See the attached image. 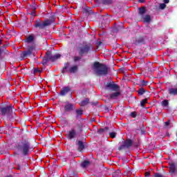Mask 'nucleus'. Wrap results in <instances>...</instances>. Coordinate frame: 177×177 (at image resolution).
Wrapping results in <instances>:
<instances>
[{"mask_svg":"<svg viewBox=\"0 0 177 177\" xmlns=\"http://www.w3.org/2000/svg\"><path fill=\"white\" fill-rule=\"evenodd\" d=\"M76 145H77V146H78L79 151H82V150H84V149H85V143H84V142H82V140L77 141Z\"/></svg>","mask_w":177,"mask_h":177,"instance_id":"17","label":"nucleus"},{"mask_svg":"<svg viewBox=\"0 0 177 177\" xmlns=\"http://www.w3.org/2000/svg\"><path fill=\"white\" fill-rule=\"evenodd\" d=\"M16 149L26 157L30 154V150H31V143L28 139L21 140L16 145Z\"/></svg>","mask_w":177,"mask_h":177,"instance_id":"2","label":"nucleus"},{"mask_svg":"<svg viewBox=\"0 0 177 177\" xmlns=\"http://www.w3.org/2000/svg\"><path fill=\"white\" fill-rule=\"evenodd\" d=\"M67 138L69 140H74L77 138V131L74 129L68 131Z\"/></svg>","mask_w":177,"mask_h":177,"instance_id":"11","label":"nucleus"},{"mask_svg":"<svg viewBox=\"0 0 177 177\" xmlns=\"http://www.w3.org/2000/svg\"><path fill=\"white\" fill-rule=\"evenodd\" d=\"M66 74H67V63H65L64 66L59 70L60 77H66Z\"/></svg>","mask_w":177,"mask_h":177,"instance_id":"13","label":"nucleus"},{"mask_svg":"<svg viewBox=\"0 0 177 177\" xmlns=\"http://www.w3.org/2000/svg\"><path fill=\"white\" fill-rule=\"evenodd\" d=\"M35 44L28 46V48L26 50L22 51V53L20 55L21 59H27L29 56H31L32 55V53L34 50H35Z\"/></svg>","mask_w":177,"mask_h":177,"instance_id":"7","label":"nucleus"},{"mask_svg":"<svg viewBox=\"0 0 177 177\" xmlns=\"http://www.w3.org/2000/svg\"><path fill=\"white\" fill-rule=\"evenodd\" d=\"M3 43V40L0 38V46H2V44Z\"/></svg>","mask_w":177,"mask_h":177,"instance_id":"54","label":"nucleus"},{"mask_svg":"<svg viewBox=\"0 0 177 177\" xmlns=\"http://www.w3.org/2000/svg\"><path fill=\"white\" fill-rule=\"evenodd\" d=\"M68 71L69 73H77V71H78V66H77V65H75L71 67Z\"/></svg>","mask_w":177,"mask_h":177,"instance_id":"23","label":"nucleus"},{"mask_svg":"<svg viewBox=\"0 0 177 177\" xmlns=\"http://www.w3.org/2000/svg\"><path fill=\"white\" fill-rule=\"evenodd\" d=\"M7 47V44H3L2 46H0V57L2 56V53H8V50H6Z\"/></svg>","mask_w":177,"mask_h":177,"instance_id":"18","label":"nucleus"},{"mask_svg":"<svg viewBox=\"0 0 177 177\" xmlns=\"http://www.w3.org/2000/svg\"><path fill=\"white\" fill-rule=\"evenodd\" d=\"M31 17L32 20H34V19H32V15H31V17Z\"/></svg>","mask_w":177,"mask_h":177,"instance_id":"58","label":"nucleus"},{"mask_svg":"<svg viewBox=\"0 0 177 177\" xmlns=\"http://www.w3.org/2000/svg\"><path fill=\"white\" fill-rule=\"evenodd\" d=\"M133 44L136 46H139L140 45H145V44H146V40L145 39V37L140 36L136 38L135 41H133Z\"/></svg>","mask_w":177,"mask_h":177,"instance_id":"10","label":"nucleus"},{"mask_svg":"<svg viewBox=\"0 0 177 177\" xmlns=\"http://www.w3.org/2000/svg\"><path fill=\"white\" fill-rule=\"evenodd\" d=\"M93 52V46L91 43H84V45L78 48V53L80 56H84V55H88Z\"/></svg>","mask_w":177,"mask_h":177,"instance_id":"5","label":"nucleus"},{"mask_svg":"<svg viewBox=\"0 0 177 177\" xmlns=\"http://www.w3.org/2000/svg\"><path fill=\"white\" fill-rule=\"evenodd\" d=\"M109 127H106L104 128H101L97 131V133H99L100 135H102V133H104V132H107L109 131Z\"/></svg>","mask_w":177,"mask_h":177,"instance_id":"25","label":"nucleus"},{"mask_svg":"<svg viewBox=\"0 0 177 177\" xmlns=\"http://www.w3.org/2000/svg\"><path fill=\"white\" fill-rule=\"evenodd\" d=\"M151 21V17L150 15H147L144 17L145 23H150Z\"/></svg>","mask_w":177,"mask_h":177,"instance_id":"28","label":"nucleus"},{"mask_svg":"<svg viewBox=\"0 0 177 177\" xmlns=\"http://www.w3.org/2000/svg\"><path fill=\"white\" fill-rule=\"evenodd\" d=\"M81 60V57H74V62H78Z\"/></svg>","mask_w":177,"mask_h":177,"instance_id":"48","label":"nucleus"},{"mask_svg":"<svg viewBox=\"0 0 177 177\" xmlns=\"http://www.w3.org/2000/svg\"><path fill=\"white\" fill-rule=\"evenodd\" d=\"M74 110V104L68 103L67 104V111H73Z\"/></svg>","mask_w":177,"mask_h":177,"instance_id":"31","label":"nucleus"},{"mask_svg":"<svg viewBox=\"0 0 177 177\" xmlns=\"http://www.w3.org/2000/svg\"><path fill=\"white\" fill-rule=\"evenodd\" d=\"M66 96H67V86L61 88L58 94L59 103H64V105H62L61 106L62 115L59 117V122L62 128L67 127V119L66 118V115H67V97Z\"/></svg>","mask_w":177,"mask_h":177,"instance_id":"1","label":"nucleus"},{"mask_svg":"<svg viewBox=\"0 0 177 177\" xmlns=\"http://www.w3.org/2000/svg\"><path fill=\"white\" fill-rule=\"evenodd\" d=\"M55 16L50 17L49 19H46L43 22L41 21V19L37 18L35 21V24H33V27L35 28H39V30H44L45 27H48V26H50L53 23H55Z\"/></svg>","mask_w":177,"mask_h":177,"instance_id":"4","label":"nucleus"},{"mask_svg":"<svg viewBox=\"0 0 177 177\" xmlns=\"http://www.w3.org/2000/svg\"><path fill=\"white\" fill-rule=\"evenodd\" d=\"M146 13V7L143 6L142 8H138V15L140 16H143Z\"/></svg>","mask_w":177,"mask_h":177,"instance_id":"22","label":"nucleus"},{"mask_svg":"<svg viewBox=\"0 0 177 177\" xmlns=\"http://www.w3.org/2000/svg\"><path fill=\"white\" fill-rule=\"evenodd\" d=\"M168 92H169V95H171L172 96H176L177 88H170L168 89Z\"/></svg>","mask_w":177,"mask_h":177,"instance_id":"20","label":"nucleus"},{"mask_svg":"<svg viewBox=\"0 0 177 177\" xmlns=\"http://www.w3.org/2000/svg\"><path fill=\"white\" fill-rule=\"evenodd\" d=\"M141 63H142V64H145V63H146V62H145V61L142 60V61L141 62Z\"/></svg>","mask_w":177,"mask_h":177,"instance_id":"56","label":"nucleus"},{"mask_svg":"<svg viewBox=\"0 0 177 177\" xmlns=\"http://www.w3.org/2000/svg\"><path fill=\"white\" fill-rule=\"evenodd\" d=\"M21 107L22 108L21 111H23V109H24V110H26V106L24 105V104H22L21 105Z\"/></svg>","mask_w":177,"mask_h":177,"instance_id":"52","label":"nucleus"},{"mask_svg":"<svg viewBox=\"0 0 177 177\" xmlns=\"http://www.w3.org/2000/svg\"><path fill=\"white\" fill-rule=\"evenodd\" d=\"M74 164H75V160H73L70 162V167H71V168H73V167H74Z\"/></svg>","mask_w":177,"mask_h":177,"instance_id":"47","label":"nucleus"},{"mask_svg":"<svg viewBox=\"0 0 177 177\" xmlns=\"http://www.w3.org/2000/svg\"><path fill=\"white\" fill-rule=\"evenodd\" d=\"M59 158L62 161L63 165H66L67 162V156H66V152H61L59 154Z\"/></svg>","mask_w":177,"mask_h":177,"instance_id":"15","label":"nucleus"},{"mask_svg":"<svg viewBox=\"0 0 177 177\" xmlns=\"http://www.w3.org/2000/svg\"><path fill=\"white\" fill-rule=\"evenodd\" d=\"M76 113V118H80L83 114H84V111L82 109H77L75 111Z\"/></svg>","mask_w":177,"mask_h":177,"instance_id":"24","label":"nucleus"},{"mask_svg":"<svg viewBox=\"0 0 177 177\" xmlns=\"http://www.w3.org/2000/svg\"><path fill=\"white\" fill-rule=\"evenodd\" d=\"M105 89H110L111 91H120V86L114 83L113 81H110L106 84Z\"/></svg>","mask_w":177,"mask_h":177,"instance_id":"9","label":"nucleus"},{"mask_svg":"<svg viewBox=\"0 0 177 177\" xmlns=\"http://www.w3.org/2000/svg\"><path fill=\"white\" fill-rule=\"evenodd\" d=\"M52 168L54 169V172H57V171H59V166L57 165H53Z\"/></svg>","mask_w":177,"mask_h":177,"instance_id":"39","label":"nucleus"},{"mask_svg":"<svg viewBox=\"0 0 177 177\" xmlns=\"http://www.w3.org/2000/svg\"><path fill=\"white\" fill-rule=\"evenodd\" d=\"M118 96H121V93L120 91H116L110 95V98L115 100L118 98Z\"/></svg>","mask_w":177,"mask_h":177,"instance_id":"19","label":"nucleus"},{"mask_svg":"<svg viewBox=\"0 0 177 177\" xmlns=\"http://www.w3.org/2000/svg\"><path fill=\"white\" fill-rule=\"evenodd\" d=\"M169 174H171V175H175V174L177 173V167L175 162H169Z\"/></svg>","mask_w":177,"mask_h":177,"instance_id":"12","label":"nucleus"},{"mask_svg":"<svg viewBox=\"0 0 177 177\" xmlns=\"http://www.w3.org/2000/svg\"><path fill=\"white\" fill-rule=\"evenodd\" d=\"M136 115H138L136 111H133L130 113V117H132V118H136Z\"/></svg>","mask_w":177,"mask_h":177,"instance_id":"40","label":"nucleus"},{"mask_svg":"<svg viewBox=\"0 0 177 177\" xmlns=\"http://www.w3.org/2000/svg\"><path fill=\"white\" fill-rule=\"evenodd\" d=\"M89 104V99L86 98L84 100L81 101L80 106H84Z\"/></svg>","mask_w":177,"mask_h":177,"instance_id":"26","label":"nucleus"},{"mask_svg":"<svg viewBox=\"0 0 177 177\" xmlns=\"http://www.w3.org/2000/svg\"><path fill=\"white\" fill-rule=\"evenodd\" d=\"M104 21H106V25L109 26L110 21L109 20V18L107 17H104L103 18V21H102V24H103L104 23Z\"/></svg>","mask_w":177,"mask_h":177,"instance_id":"36","label":"nucleus"},{"mask_svg":"<svg viewBox=\"0 0 177 177\" xmlns=\"http://www.w3.org/2000/svg\"><path fill=\"white\" fill-rule=\"evenodd\" d=\"M145 68L147 71H152L153 70V65L151 63L145 65Z\"/></svg>","mask_w":177,"mask_h":177,"instance_id":"33","label":"nucleus"},{"mask_svg":"<svg viewBox=\"0 0 177 177\" xmlns=\"http://www.w3.org/2000/svg\"><path fill=\"white\" fill-rule=\"evenodd\" d=\"M59 35L60 37H64V38H67V35H66V32H64V28H61Z\"/></svg>","mask_w":177,"mask_h":177,"instance_id":"30","label":"nucleus"},{"mask_svg":"<svg viewBox=\"0 0 177 177\" xmlns=\"http://www.w3.org/2000/svg\"><path fill=\"white\" fill-rule=\"evenodd\" d=\"M89 164H91L90 161L84 160L83 162L81 163V167H82V168H86V167L89 165Z\"/></svg>","mask_w":177,"mask_h":177,"instance_id":"32","label":"nucleus"},{"mask_svg":"<svg viewBox=\"0 0 177 177\" xmlns=\"http://www.w3.org/2000/svg\"><path fill=\"white\" fill-rule=\"evenodd\" d=\"M160 104L162 106V107H168V106H169V102L168 101V100H165L162 101Z\"/></svg>","mask_w":177,"mask_h":177,"instance_id":"27","label":"nucleus"},{"mask_svg":"<svg viewBox=\"0 0 177 177\" xmlns=\"http://www.w3.org/2000/svg\"><path fill=\"white\" fill-rule=\"evenodd\" d=\"M163 2L165 3H169V0H163Z\"/></svg>","mask_w":177,"mask_h":177,"instance_id":"55","label":"nucleus"},{"mask_svg":"<svg viewBox=\"0 0 177 177\" xmlns=\"http://www.w3.org/2000/svg\"><path fill=\"white\" fill-rule=\"evenodd\" d=\"M150 175H151L150 171H147V172H145V176H146V177H149V176H150Z\"/></svg>","mask_w":177,"mask_h":177,"instance_id":"51","label":"nucleus"},{"mask_svg":"<svg viewBox=\"0 0 177 177\" xmlns=\"http://www.w3.org/2000/svg\"><path fill=\"white\" fill-rule=\"evenodd\" d=\"M148 82L142 80L141 81V86H147Z\"/></svg>","mask_w":177,"mask_h":177,"instance_id":"42","label":"nucleus"},{"mask_svg":"<svg viewBox=\"0 0 177 177\" xmlns=\"http://www.w3.org/2000/svg\"><path fill=\"white\" fill-rule=\"evenodd\" d=\"M165 8H167L166 3H160L159 9H160L161 10H164V9H165Z\"/></svg>","mask_w":177,"mask_h":177,"instance_id":"38","label":"nucleus"},{"mask_svg":"<svg viewBox=\"0 0 177 177\" xmlns=\"http://www.w3.org/2000/svg\"><path fill=\"white\" fill-rule=\"evenodd\" d=\"M169 125H171V120H167L166 122H165V127L166 128H171V127H169Z\"/></svg>","mask_w":177,"mask_h":177,"instance_id":"41","label":"nucleus"},{"mask_svg":"<svg viewBox=\"0 0 177 177\" xmlns=\"http://www.w3.org/2000/svg\"><path fill=\"white\" fill-rule=\"evenodd\" d=\"M153 177H164V176L160 173H155Z\"/></svg>","mask_w":177,"mask_h":177,"instance_id":"43","label":"nucleus"},{"mask_svg":"<svg viewBox=\"0 0 177 177\" xmlns=\"http://www.w3.org/2000/svg\"><path fill=\"white\" fill-rule=\"evenodd\" d=\"M26 44H31L35 41V35L30 34L28 37L26 38Z\"/></svg>","mask_w":177,"mask_h":177,"instance_id":"14","label":"nucleus"},{"mask_svg":"<svg viewBox=\"0 0 177 177\" xmlns=\"http://www.w3.org/2000/svg\"><path fill=\"white\" fill-rule=\"evenodd\" d=\"M122 142H123V144L125 145L129 149H131V147H132V145H133V141H132V140L129 138L127 139L124 141H122Z\"/></svg>","mask_w":177,"mask_h":177,"instance_id":"16","label":"nucleus"},{"mask_svg":"<svg viewBox=\"0 0 177 177\" xmlns=\"http://www.w3.org/2000/svg\"><path fill=\"white\" fill-rule=\"evenodd\" d=\"M124 160H127V158L124 157Z\"/></svg>","mask_w":177,"mask_h":177,"instance_id":"60","label":"nucleus"},{"mask_svg":"<svg viewBox=\"0 0 177 177\" xmlns=\"http://www.w3.org/2000/svg\"><path fill=\"white\" fill-rule=\"evenodd\" d=\"M138 2L140 3H145L146 2V0H138Z\"/></svg>","mask_w":177,"mask_h":177,"instance_id":"53","label":"nucleus"},{"mask_svg":"<svg viewBox=\"0 0 177 177\" xmlns=\"http://www.w3.org/2000/svg\"><path fill=\"white\" fill-rule=\"evenodd\" d=\"M149 97L140 101L141 107H145V105L146 104V103H147V100H149Z\"/></svg>","mask_w":177,"mask_h":177,"instance_id":"34","label":"nucleus"},{"mask_svg":"<svg viewBox=\"0 0 177 177\" xmlns=\"http://www.w3.org/2000/svg\"><path fill=\"white\" fill-rule=\"evenodd\" d=\"M101 1L104 5H110L113 2L112 0H101Z\"/></svg>","mask_w":177,"mask_h":177,"instance_id":"35","label":"nucleus"},{"mask_svg":"<svg viewBox=\"0 0 177 177\" xmlns=\"http://www.w3.org/2000/svg\"><path fill=\"white\" fill-rule=\"evenodd\" d=\"M99 45H102V41H99Z\"/></svg>","mask_w":177,"mask_h":177,"instance_id":"57","label":"nucleus"},{"mask_svg":"<svg viewBox=\"0 0 177 177\" xmlns=\"http://www.w3.org/2000/svg\"><path fill=\"white\" fill-rule=\"evenodd\" d=\"M32 10L35 12L37 10V5L34 3L33 5L31 6Z\"/></svg>","mask_w":177,"mask_h":177,"instance_id":"46","label":"nucleus"},{"mask_svg":"<svg viewBox=\"0 0 177 177\" xmlns=\"http://www.w3.org/2000/svg\"><path fill=\"white\" fill-rule=\"evenodd\" d=\"M141 132H142V133H143V132H144L143 130H141Z\"/></svg>","mask_w":177,"mask_h":177,"instance_id":"59","label":"nucleus"},{"mask_svg":"<svg viewBox=\"0 0 177 177\" xmlns=\"http://www.w3.org/2000/svg\"><path fill=\"white\" fill-rule=\"evenodd\" d=\"M129 148H127V145L122 142V145L118 147V150H128Z\"/></svg>","mask_w":177,"mask_h":177,"instance_id":"29","label":"nucleus"},{"mask_svg":"<svg viewBox=\"0 0 177 177\" xmlns=\"http://www.w3.org/2000/svg\"><path fill=\"white\" fill-rule=\"evenodd\" d=\"M94 73L97 77H102L107 75L109 74V67L104 64H102L99 62L93 63Z\"/></svg>","mask_w":177,"mask_h":177,"instance_id":"3","label":"nucleus"},{"mask_svg":"<svg viewBox=\"0 0 177 177\" xmlns=\"http://www.w3.org/2000/svg\"><path fill=\"white\" fill-rule=\"evenodd\" d=\"M15 110V107L10 106H6L0 108L1 115L5 117V115H10L13 111Z\"/></svg>","mask_w":177,"mask_h":177,"instance_id":"8","label":"nucleus"},{"mask_svg":"<svg viewBox=\"0 0 177 177\" xmlns=\"http://www.w3.org/2000/svg\"><path fill=\"white\" fill-rule=\"evenodd\" d=\"M67 93H69L71 97H73V93L70 91V88L67 87Z\"/></svg>","mask_w":177,"mask_h":177,"instance_id":"45","label":"nucleus"},{"mask_svg":"<svg viewBox=\"0 0 177 177\" xmlns=\"http://www.w3.org/2000/svg\"><path fill=\"white\" fill-rule=\"evenodd\" d=\"M117 136V133L113 131L109 133V137L111 138V139H114Z\"/></svg>","mask_w":177,"mask_h":177,"instance_id":"37","label":"nucleus"},{"mask_svg":"<svg viewBox=\"0 0 177 177\" xmlns=\"http://www.w3.org/2000/svg\"><path fill=\"white\" fill-rule=\"evenodd\" d=\"M89 8H84V11L85 12V13H89Z\"/></svg>","mask_w":177,"mask_h":177,"instance_id":"50","label":"nucleus"},{"mask_svg":"<svg viewBox=\"0 0 177 177\" xmlns=\"http://www.w3.org/2000/svg\"><path fill=\"white\" fill-rule=\"evenodd\" d=\"M61 56L62 55L60 54H55L53 55L50 51H47L46 53L45 58L44 59V62L45 64H46V63H48V62L49 61L57 62V60H59V59H60Z\"/></svg>","mask_w":177,"mask_h":177,"instance_id":"6","label":"nucleus"},{"mask_svg":"<svg viewBox=\"0 0 177 177\" xmlns=\"http://www.w3.org/2000/svg\"><path fill=\"white\" fill-rule=\"evenodd\" d=\"M30 15L31 16H32V19H35V17L37 16V15L35 14V11H34V10H32V11L30 13Z\"/></svg>","mask_w":177,"mask_h":177,"instance_id":"44","label":"nucleus"},{"mask_svg":"<svg viewBox=\"0 0 177 177\" xmlns=\"http://www.w3.org/2000/svg\"><path fill=\"white\" fill-rule=\"evenodd\" d=\"M33 73H34V74H37V73H41V71L38 68H35L33 70Z\"/></svg>","mask_w":177,"mask_h":177,"instance_id":"49","label":"nucleus"},{"mask_svg":"<svg viewBox=\"0 0 177 177\" xmlns=\"http://www.w3.org/2000/svg\"><path fill=\"white\" fill-rule=\"evenodd\" d=\"M137 92L140 96H142V95H145V93H150V92L147 91L142 87L140 88Z\"/></svg>","mask_w":177,"mask_h":177,"instance_id":"21","label":"nucleus"}]
</instances>
